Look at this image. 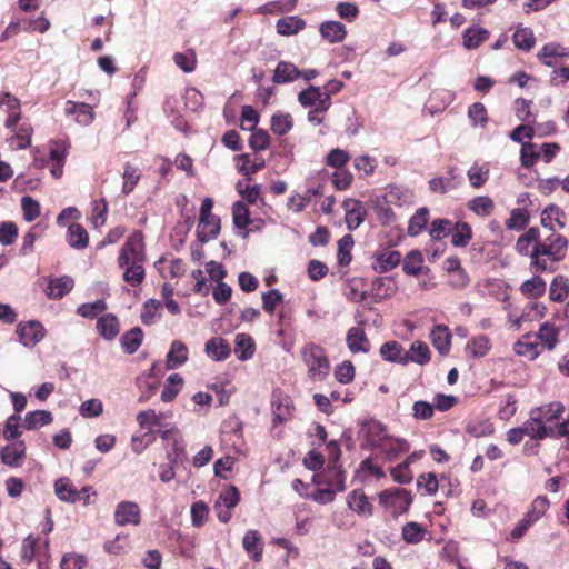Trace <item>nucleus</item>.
Instances as JSON below:
<instances>
[{
	"mask_svg": "<svg viewBox=\"0 0 569 569\" xmlns=\"http://www.w3.org/2000/svg\"><path fill=\"white\" fill-rule=\"evenodd\" d=\"M452 226L449 219H436L430 224L429 234L431 239L439 241L451 233Z\"/></svg>",
	"mask_w": 569,
	"mask_h": 569,
	"instance_id": "nucleus-62",
	"label": "nucleus"
},
{
	"mask_svg": "<svg viewBox=\"0 0 569 569\" xmlns=\"http://www.w3.org/2000/svg\"><path fill=\"white\" fill-rule=\"evenodd\" d=\"M532 311H536L539 317L543 316L545 306L538 302H529L526 305L525 309L522 310L521 315H512L510 313L508 316V321L510 323V327L519 330L521 325L529 320L530 313Z\"/></svg>",
	"mask_w": 569,
	"mask_h": 569,
	"instance_id": "nucleus-39",
	"label": "nucleus"
},
{
	"mask_svg": "<svg viewBox=\"0 0 569 569\" xmlns=\"http://www.w3.org/2000/svg\"><path fill=\"white\" fill-rule=\"evenodd\" d=\"M521 427L525 435L533 440H543L548 438L550 433L549 427H547L545 421L541 420V417L533 415L532 410L530 411L529 418L521 425Z\"/></svg>",
	"mask_w": 569,
	"mask_h": 569,
	"instance_id": "nucleus-17",
	"label": "nucleus"
},
{
	"mask_svg": "<svg viewBox=\"0 0 569 569\" xmlns=\"http://www.w3.org/2000/svg\"><path fill=\"white\" fill-rule=\"evenodd\" d=\"M423 267V258L420 251L413 250L406 254L402 270L408 276H419Z\"/></svg>",
	"mask_w": 569,
	"mask_h": 569,
	"instance_id": "nucleus-49",
	"label": "nucleus"
},
{
	"mask_svg": "<svg viewBox=\"0 0 569 569\" xmlns=\"http://www.w3.org/2000/svg\"><path fill=\"white\" fill-rule=\"evenodd\" d=\"M513 351L518 356L535 360L542 352V349L540 343L535 339L533 333H526L515 342Z\"/></svg>",
	"mask_w": 569,
	"mask_h": 569,
	"instance_id": "nucleus-14",
	"label": "nucleus"
},
{
	"mask_svg": "<svg viewBox=\"0 0 569 569\" xmlns=\"http://www.w3.org/2000/svg\"><path fill=\"white\" fill-rule=\"evenodd\" d=\"M74 286V281L69 276H62L51 279L47 287V296L51 299H61L64 295L70 292Z\"/></svg>",
	"mask_w": 569,
	"mask_h": 569,
	"instance_id": "nucleus-25",
	"label": "nucleus"
},
{
	"mask_svg": "<svg viewBox=\"0 0 569 569\" xmlns=\"http://www.w3.org/2000/svg\"><path fill=\"white\" fill-rule=\"evenodd\" d=\"M540 274L535 273L533 277L521 283L519 291L528 299H538L546 293L547 283Z\"/></svg>",
	"mask_w": 569,
	"mask_h": 569,
	"instance_id": "nucleus-22",
	"label": "nucleus"
},
{
	"mask_svg": "<svg viewBox=\"0 0 569 569\" xmlns=\"http://www.w3.org/2000/svg\"><path fill=\"white\" fill-rule=\"evenodd\" d=\"M429 220V210L423 207L419 208L415 214L410 218L408 224V234L416 237L422 232Z\"/></svg>",
	"mask_w": 569,
	"mask_h": 569,
	"instance_id": "nucleus-50",
	"label": "nucleus"
},
{
	"mask_svg": "<svg viewBox=\"0 0 569 569\" xmlns=\"http://www.w3.org/2000/svg\"><path fill=\"white\" fill-rule=\"evenodd\" d=\"M272 417L273 426L280 425L290 419L291 408L288 398L284 400L279 398L272 401Z\"/></svg>",
	"mask_w": 569,
	"mask_h": 569,
	"instance_id": "nucleus-55",
	"label": "nucleus"
},
{
	"mask_svg": "<svg viewBox=\"0 0 569 569\" xmlns=\"http://www.w3.org/2000/svg\"><path fill=\"white\" fill-rule=\"evenodd\" d=\"M346 210V223L349 230H356L366 218V210L362 207L361 201L347 199L342 203Z\"/></svg>",
	"mask_w": 569,
	"mask_h": 569,
	"instance_id": "nucleus-12",
	"label": "nucleus"
},
{
	"mask_svg": "<svg viewBox=\"0 0 569 569\" xmlns=\"http://www.w3.org/2000/svg\"><path fill=\"white\" fill-rule=\"evenodd\" d=\"M173 61L184 72H192L197 66V57L192 49H188L183 52H176Z\"/></svg>",
	"mask_w": 569,
	"mask_h": 569,
	"instance_id": "nucleus-57",
	"label": "nucleus"
},
{
	"mask_svg": "<svg viewBox=\"0 0 569 569\" xmlns=\"http://www.w3.org/2000/svg\"><path fill=\"white\" fill-rule=\"evenodd\" d=\"M449 177H436L429 180V189L435 193H447L461 184V179L453 174V169L448 171Z\"/></svg>",
	"mask_w": 569,
	"mask_h": 569,
	"instance_id": "nucleus-21",
	"label": "nucleus"
},
{
	"mask_svg": "<svg viewBox=\"0 0 569 569\" xmlns=\"http://www.w3.org/2000/svg\"><path fill=\"white\" fill-rule=\"evenodd\" d=\"M346 342L352 353H367L370 350V342L361 327H351L347 332Z\"/></svg>",
	"mask_w": 569,
	"mask_h": 569,
	"instance_id": "nucleus-18",
	"label": "nucleus"
},
{
	"mask_svg": "<svg viewBox=\"0 0 569 569\" xmlns=\"http://www.w3.org/2000/svg\"><path fill=\"white\" fill-rule=\"evenodd\" d=\"M140 178L141 173L138 167L131 164L130 162L124 163L122 173V193L124 196L130 194L140 181Z\"/></svg>",
	"mask_w": 569,
	"mask_h": 569,
	"instance_id": "nucleus-42",
	"label": "nucleus"
},
{
	"mask_svg": "<svg viewBox=\"0 0 569 569\" xmlns=\"http://www.w3.org/2000/svg\"><path fill=\"white\" fill-rule=\"evenodd\" d=\"M33 129L29 123H22L14 129V134L10 138L9 142L12 149L22 150L31 144V137Z\"/></svg>",
	"mask_w": 569,
	"mask_h": 569,
	"instance_id": "nucleus-34",
	"label": "nucleus"
},
{
	"mask_svg": "<svg viewBox=\"0 0 569 569\" xmlns=\"http://www.w3.org/2000/svg\"><path fill=\"white\" fill-rule=\"evenodd\" d=\"M569 293V280L563 276H557L553 278L550 289L549 298L555 302L563 301Z\"/></svg>",
	"mask_w": 569,
	"mask_h": 569,
	"instance_id": "nucleus-51",
	"label": "nucleus"
},
{
	"mask_svg": "<svg viewBox=\"0 0 569 569\" xmlns=\"http://www.w3.org/2000/svg\"><path fill=\"white\" fill-rule=\"evenodd\" d=\"M163 440L171 441V450L168 451L169 461H178L184 455V449L178 439V430L176 428L156 431Z\"/></svg>",
	"mask_w": 569,
	"mask_h": 569,
	"instance_id": "nucleus-29",
	"label": "nucleus"
},
{
	"mask_svg": "<svg viewBox=\"0 0 569 569\" xmlns=\"http://www.w3.org/2000/svg\"><path fill=\"white\" fill-rule=\"evenodd\" d=\"M535 339L540 343L541 349L553 350L559 343V329L555 323L543 322L538 332L533 335Z\"/></svg>",
	"mask_w": 569,
	"mask_h": 569,
	"instance_id": "nucleus-13",
	"label": "nucleus"
},
{
	"mask_svg": "<svg viewBox=\"0 0 569 569\" xmlns=\"http://www.w3.org/2000/svg\"><path fill=\"white\" fill-rule=\"evenodd\" d=\"M206 353L216 361H222L230 356L231 348L226 339L213 337L206 343Z\"/></svg>",
	"mask_w": 569,
	"mask_h": 569,
	"instance_id": "nucleus-23",
	"label": "nucleus"
},
{
	"mask_svg": "<svg viewBox=\"0 0 569 569\" xmlns=\"http://www.w3.org/2000/svg\"><path fill=\"white\" fill-rule=\"evenodd\" d=\"M467 207L471 212L481 218L489 217L496 208L493 200L488 196L472 198L468 201Z\"/></svg>",
	"mask_w": 569,
	"mask_h": 569,
	"instance_id": "nucleus-33",
	"label": "nucleus"
},
{
	"mask_svg": "<svg viewBox=\"0 0 569 569\" xmlns=\"http://www.w3.org/2000/svg\"><path fill=\"white\" fill-rule=\"evenodd\" d=\"M451 243L453 247L465 248L472 239V230L469 223L459 221L452 226Z\"/></svg>",
	"mask_w": 569,
	"mask_h": 569,
	"instance_id": "nucleus-40",
	"label": "nucleus"
},
{
	"mask_svg": "<svg viewBox=\"0 0 569 569\" xmlns=\"http://www.w3.org/2000/svg\"><path fill=\"white\" fill-rule=\"evenodd\" d=\"M188 347L181 340H174L171 343L167 355V368L174 369L182 366L188 360Z\"/></svg>",
	"mask_w": 569,
	"mask_h": 569,
	"instance_id": "nucleus-28",
	"label": "nucleus"
},
{
	"mask_svg": "<svg viewBox=\"0 0 569 569\" xmlns=\"http://www.w3.org/2000/svg\"><path fill=\"white\" fill-rule=\"evenodd\" d=\"M54 492L57 497L66 502L74 503L80 501L78 490L68 478H60L54 482Z\"/></svg>",
	"mask_w": 569,
	"mask_h": 569,
	"instance_id": "nucleus-31",
	"label": "nucleus"
},
{
	"mask_svg": "<svg viewBox=\"0 0 569 569\" xmlns=\"http://www.w3.org/2000/svg\"><path fill=\"white\" fill-rule=\"evenodd\" d=\"M232 218L236 228L246 229L251 223L248 206L242 201L234 202L232 206Z\"/></svg>",
	"mask_w": 569,
	"mask_h": 569,
	"instance_id": "nucleus-56",
	"label": "nucleus"
},
{
	"mask_svg": "<svg viewBox=\"0 0 569 569\" xmlns=\"http://www.w3.org/2000/svg\"><path fill=\"white\" fill-rule=\"evenodd\" d=\"M372 268L378 273H386L395 269L401 261V253L397 250L383 249L373 254Z\"/></svg>",
	"mask_w": 569,
	"mask_h": 569,
	"instance_id": "nucleus-9",
	"label": "nucleus"
},
{
	"mask_svg": "<svg viewBox=\"0 0 569 569\" xmlns=\"http://www.w3.org/2000/svg\"><path fill=\"white\" fill-rule=\"evenodd\" d=\"M425 529L418 522H408L402 527V539L408 543H418L423 539Z\"/></svg>",
	"mask_w": 569,
	"mask_h": 569,
	"instance_id": "nucleus-63",
	"label": "nucleus"
},
{
	"mask_svg": "<svg viewBox=\"0 0 569 569\" xmlns=\"http://www.w3.org/2000/svg\"><path fill=\"white\" fill-rule=\"evenodd\" d=\"M183 385V379L179 373L170 375L163 386L161 392V400L164 402H171L179 393Z\"/></svg>",
	"mask_w": 569,
	"mask_h": 569,
	"instance_id": "nucleus-47",
	"label": "nucleus"
},
{
	"mask_svg": "<svg viewBox=\"0 0 569 569\" xmlns=\"http://www.w3.org/2000/svg\"><path fill=\"white\" fill-rule=\"evenodd\" d=\"M355 241L351 234L343 236L338 241V263L341 267H347L351 262L352 256L351 250L353 248Z\"/></svg>",
	"mask_w": 569,
	"mask_h": 569,
	"instance_id": "nucleus-53",
	"label": "nucleus"
},
{
	"mask_svg": "<svg viewBox=\"0 0 569 569\" xmlns=\"http://www.w3.org/2000/svg\"><path fill=\"white\" fill-rule=\"evenodd\" d=\"M335 378L342 385H348L355 379L356 369L351 361L346 360L335 368Z\"/></svg>",
	"mask_w": 569,
	"mask_h": 569,
	"instance_id": "nucleus-64",
	"label": "nucleus"
},
{
	"mask_svg": "<svg viewBox=\"0 0 569 569\" xmlns=\"http://www.w3.org/2000/svg\"><path fill=\"white\" fill-rule=\"evenodd\" d=\"M17 335L23 346L32 348L44 338L46 329L40 321L31 320L20 322L17 326Z\"/></svg>",
	"mask_w": 569,
	"mask_h": 569,
	"instance_id": "nucleus-5",
	"label": "nucleus"
},
{
	"mask_svg": "<svg viewBox=\"0 0 569 569\" xmlns=\"http://www.w3.org/2000/svg\"><path fill=\"white\" fill-rule=\"evenodd\" d=\"M242 547L249 558L260 562L263 556V539L258 530H248L242 538Z\"/></svg>",
	"mask_w": 569,
	"mask_h": 569,
	"instance_id": "nucleus-10",
	"label": "nucleus"
},
{
	"mask_svg": "<svg viewBox=\"0 0 569 569\" xmlns=\"http://www.w3.org/2000/svg\"><path fill=\"white\" fill-rule=\"evenodd\" d=\"M530 220L529 211L526 208H516L510 212V217L506 220V227L509 230H525Z\"/></svg>",
	"mask_w": 569,
	"mask_h": 569,
	"instance_id": "nucleus-44",
	"label": "nucleus"
},
{
	"mask_svg": "<svg viewBox=\"0 0 569 569\" xmlns=\"http://www.w3.org/2000/svg\"><path fill=\"white\" fill-rule=\"evenodd\" d=\"M116 525L123 527L127 525L138 526L141 522V510L138 503L133 501H121L114 510Z\"/></svg>",
	"mask_w": 569,
	"mask_h": 569,
	"instance_id": "nucleus-6",
	"label": "nucleus"
},
{
	"mask_svg": "<svg viewBox=\"0 0 569 569\" xmlns=\"http://www.w3.org/2000/svg\"><path fill=\"white\" fill-rule=\"evenodd\" d=\"M305 21L296 16L279 19L277 22V31L280 36H293L305 28Z\"/></svg>",
	"mask_w": 569,
	"mask_h": 569,
	"instance_id": "nucleus-43",
	"label": "nucleus"
},
{
	"mask_svg": "<svg viewBox=\"0 0 569 569\" xmlns=\"http://www.w3.org/2000/svg\"><path fill=\"white\" fill-rule=\"evenodd\" d=\"M39 539L33 535L27 536L21 542L20 559L24 565H30L37 553Z\"/></svg>",
	"mask_w": 569,
	"mask_h": 569,
	"instance_id": "nucleus-54",
	"label": "nucleus"
},
{
	"mask_svg": "<svg viewBox=\"0 0 569 569\" xmlns=\"http://www.w3.org/2000/svg\"><path fill=\"white\" fill-rule=\"evenodd\" d=\"M236 166L239 172L246 177H250L264 168V159L262 157H254L251 159L250 154L241 153L236 157Z\"/></svg>",
	"mask_w": 569,
	"mask_h": 569,
	"instance_id": "nucleus-20",
	"label": "nucleus"
},
{
	"mask_svg": "<svg viewBox=\"0 0 569 569\" xmlns=\"http://www.w3.org/2000/svg\"><path fill=\"white\" fill-rule=\"evenodd\" d=\"M565 412V406L560 401H553L532 409L533 415L541 417L546 422H553L558 420Z\"/></svg>",
	"mask_w": 569,
	"mask_h": 569,
	"instance_id": "nucleus-36",
	"label": "nucleus"
},
{
	"mask_svg": "<svg viewBox=\"0 0 569 569\" xmlns=\"http://www.w3.org/2000/svg\"><path fill=\"white\" fill-rule=\"evenodd\" d=\"M147 261L144 234L134 230L120 248L117 259L118 267L123 270L122 279L131 287H139L146 279Z\"/></svg>",
	"mask_w": 569,
	"mask_h": 569,
	"instance_id": "nucleus-2",
	"label": "nucleus"
},
{
	"mask_svg": "<svg viewBox=\"0 0 569 569\" xmlns=\"http://www.w3.org/2000/svg\"><path fill=\"white\" fill-rule=\"evenodd\" d=\"M301 77V71L292 63L281 61L277 64L273 73V82L284 83L297 80Z\"/></svg>",
	"mask_w": 569,
	"mask_h": 569,
	"instance_id": "nucleus-32",
	"label": "nucleus"
},
{
	"mask_svg": "<svg viewBox=\"0 0 569 569\" xmlns=\"http://www.w3.org/2000/svg\"><path fill=\"white\" fill-rule=\"evenodd\" d=\"M26 450L23 440L13 441L0 449V459L10 468H19L24 462Z\"/></svg>",
	"mask_w": 569,
	"mask_h": 569,
	"instance_id": "nucleus-7",
	"label": "nucleus"
},
{
	"mask_svg": "<svg viewBox=\"0 0 569 569\" xmlns=\"http://www.w3.org/2000/svg\"><path fill=\"white\" fill-rule=\"evenodd\" d=\"M568 239L557 232H548L545 237L539 233L537 244L531 249L529 268L533 273H552L568 251Z\"/></svg>",
	"mask_w": 569,
	"mask_h": 569,
	"instance_id": "nucleus-1",
	"label": "nucleus"
},
{
	"mask_svg": "<svg viewBox=\"0 0 569 569\" xmlns=\"http://www.w3.org/2000/svg\"><path fill=\"white\" fill-rule=\"evenodd\" d=\"M430 339L433 347L441 353L449 350L451 342V333L447 326L437 325L433 327L430 333Z\"/></svg>",
	"mask_w": 569,
	"mask_h": 569,
	"instance_id": "nucleus-38",
	"label": "nucleus"
},
{
	"mask_svg": "<svg viewBox=\"0 0 569 569\" xmlns=\"http://www.w3.org/2000/svg\"><path fill=\"white\" fill-rule=\"evenodd\" d=\"M491 349L490 338L486 335H477L467 342V352L472 358H482Z\"/></svg>",
	"mask_w": 569,
	"mask_h": 569,
	"instance_id": "nucleus-37",
	"label": "nucleus"
},
{
	"mask_svg": "<svg viewBox=\"0 0 569 569\" xmlns=\"http://www.w3.org/2000/svg\"><path fill=\"white\" fill-rule=\"evenodd\" d=\"M379 353L386 361L398 362L402 365L405 349L400 342L391 340L381 345Z\"/></svg>",
	"mask_w": 569,
	"mask_h": 569,
	"instance_id": "nucleus-41",
	"label": "nucleus"
},
{
	"mask_svg": "<svg viewBox=\"0 0 569 569\" xmlns=\"http://www.w3.org/2000/svg\"><path fill=\"white\" fill-rule=\"evenodd\" d=\"M300 358L312 382H323L330 373V360L326 349L316 342H306L300 348Z\"/></svg>",
	"mask_w": 569,
	"mask_h": 569,
	"instance_id": "nucleus-3",
	"label": "nucleus"
},
{
	"mask_svg": "<svg viewBox=\"0 0 569 569\" xmlns=\"http://www.w3.org/2000/svg\"><path fill=\"white\" fill-rule=\"evenodd\" d=\"M161 302L156 299H149L147 300L141 310V322L144 326H151L153 325L158 319L161 317Z\"/></svg>",
	"mask_w": 569,
	"mask_h": 569,
	"instance_id": "nucleus-48",
	"label": "nucleus"
},
{
	"mask_svg": "<svg viewBox=\"0 0 569 569\" xmlns=\"http://www.w3.org/2000/svg\"><path fill=\"white\" fill-rule=\"evenodd\" d=\"M379 502L385 508L390 509L393 516H399L408 511L412 503V497L406 489L397 488L381 491Z\"/></svg>",
	"mask_w": 569,
	"mask_h": 569,
	"instance_id": "nucleus-4",
	"label": "nucleus"
},
{
	"mask_svg": "<svg viewBox=\"0 0 569 569\" xmlns=\"http://www.w3.org/2000/svg\"><path fill=\"white\" fill-rule=\"evenodd\" d=\"M541 62L548 67L557 63V59H569V47H563L558 42H550L545 44L538 53Z\"/></svg>",
	"mask_w": 569,
	"mask_h": 569,
	"instance_id": "nucleus-16",
	"label": "nucleus"
},
{
	"mask_svg": "<svg viewBox=\"0 0 569 569\" xmlns=\"http://www.w3.org/2000/svg\"><path fill=\"white\" fill-rule=\"evenodd\" d=\"M347 503L359 516L369 517L373 513V506L362 489L352 490L347 497Z\"/></svg>",
	"mask_w": 569,
	"mask_h": 569,
	"instance_id": "nucleus-15",
	"label": "nucleus"
},
{
	"mask_svg": "<svg viewBox=\"0 0 569 569\" xmlns=\"http://www.w3.org/2000/svg\"><path fill=\"white\" fill-rule=\"evenodd\" d=\"M549 500L546 496H538L532 502L529 510L523 516V519L529 520V523L533 525L540 519L546 511L549 509Z\"/></svg>",
	"mask_w": 569,
	"mask_h": 569,
	"instance_id": "nucleus-52",
	"label": "nucleus"
},
{
	"mask_svg": "<svg viewBox=\"0 0 569 569\" xmlns=\"http://www.w3.org/2000/svg\"><path fill=\"white\" fill-rule=\"evenodd\" d=\"M52 421V415L47 410L30 411L24 417L23 427L28 430H34Z\"/></svg>",
	"mask_w": 569,
	"mask_h": 569,
	"instance_id": "nucleus-45",
	"label": "nucleus"
},
{
	"mask_svg": "<svg viewBox=\"0 0 569 569\" xmlns=\"http://www.w3.org/2000/svg\"><path fill=\"white\" fill-rule=\"evenodd\" d=\"M541 226L548 229L549 232L557 231L558 229H563L567 223V216L565 211L557 204H549L541 212L540 218Z\"/></svg>",
	"mask_w": 569,
	"mask_h": 569,
	"instance_id": "nucleus-8",
	"label": "nucleus"
},
{
	"mask_svg": "<svg viewBox=\"0 0 569 569\" xmlns=\"http://www.w3.org/2000/svg\"><path fill=\"white\" fill-rule=\"evenodd\" d=\"M142 329L134 327L121 336L120 343L126 353L133 355L142 345Z\"/></svg>",
	"mask_w": 569,
	"mask_h": 569,
	"instance_id": "nucleus-30",
	"label": "nucleus"
},
{
	"mask_svg": "<svg viewBox=\"0 0 569 569\" xmlns=\"http://www.w3.org/2000/svg\"><path fill=\"white\" fill-rule=\"evenodd\" d=\"M97 330L106 340H113L120 330L118 318L112 313L101 316L97 321Z\"/></svg>",
	"mask_w": 569,
	"mask_h": 569,
	"instance_id": "nucleus-27",
	"label": "nucleus"
},
{
	"mask_svg": "<svg viewBox=\"0 0 569 569\" xmlns=\"http://www.w3.org/2000/svg\"><path fill=\"white\" fill-rule=\"evenodd\" d=\"M540 230L537 227L529 228L523 234L519 236L515 249L520 256L531 259V249L537 244Z\"/></svg>",
	"mask_w": 569,
	"mask_h": 569,
	"instance_id": "nucleus-26",
	"label": "nucleus"
},
{
	"mask_svg": "<svg viewBox=\"0 0 569 569\" xmlns=\"http://www.w3.org/2000/svg\"><path fill=\"white\" fill-rule=\"evenodd\" d=\"M540 158V150H537V146L531 142L522 143L521 150H520V161L521 166L530 169L532 168L536 162Z\"/></svg>",
	"mask_w": 569,
	"mask_h": 569,
	"instance_id": "nucleus-59",
	"label": "nucleus"
},
{
	"mask_svg": "<svg viewBox=\"0 0 569 569\" xmlns=\"http://www.w3.org/2000/svg\"><path fill=\"white\" fill-rule=\"evenodd\" d=\"M390 439L389 443H386L383 451L388 460H395L399 455L409 451L410 443L403 438Z\"/></svg>",
	"mask_w": 569,
	"mask_h": 569,
	"instance_id": "nucleus-58",
	"label": "nucleus"
},
{
	"mask_svg": "<svg viewBox=\"0 0 569 569\" xmlns=\"http://www.w3.org/2000/svg\"><path fill=\"white\" fill-rule=\"evenodd\" d=\"M67 242L77 250H82L89 244V233L80 223H71L68 227Z\"/></svg>",
	"mask_w": 569,
	"mask_h": 569,
	"instance_id": "nucleus-24",
	"label": "nucleus"
},
{
	"mask_svg": "<svg viewBox=\"0 0 569 569\" xmlns=\"http://www.w3.org/2000/svg\"><path fill=\"white\" fill-rule=\"evenodd\" d=\"M292 117L288 113L273 114L271 118V130L274 134L284 136L292 129Z\"/></svg>",
	"mask_w": 569,
	"mask_h": 569,
	"instance_id": "nucleus-60",
	"label": "nucleus"
},
{
	"mask_svg": "<svg viewBox=\"0 0 569 569\" xmlns=\"http://www.w3.org/2000/svg\"><path fill=\"white\" fill-rule=\"evenodd\" d=\"M431 360V351L428 345L423 341L417 340L411 343L408 351H405L402 358V366L409 362H415L420 366L429 363Z\"/></svg>",
	"mask_w": 569,
	"mask_h": 569,
	"instance_id": "nucleus-11",
	"label": "nucleus"
},
{
	"mask_svg": "<svg viewBox=\"0 0 569 569\" xmlns=\"http://www.w3.org/2000/svg\"><path fill=\"white\" fill-rule=\"evenodd\" d=\"M221 229L220 218L216 214L209 216L204 220H199L197 237L200 242L204 243L211 239H216Z\"/></svg>",
	"mask_w": 569,
	"mask_h": 569,
	"instance_id": "nucleus-19",
	"label": "nucleus"
},
{
	"mask_svg": "<svg viewBox=\"0 0 569 569\" xmlns=\"http://www.w3.org/2000/svg\"><path fill=\"white\" fill-rule=\"evenodd\" d=\"M471 187L481 188L489 179V169L485 166L473 164L467 172Z\"/></svg>",
	"mask_w": 569,
	"mask_h": 569,
	"instance_id": "nucleus-61",
	"label": "nucleus"
},
{
	"mask_svg": "<svg viewBox=\"0 0 569 569\" xmlns=\"http://www.w3.org/2000/svg\"><path fill=\"white\" fill-rule=\"evenodd\" d=\"M66 111L76 114V120L81 124H89L93 120L91 107L84 102L68 101Z\"/></svg>",
	"mask_w": 569,
	"mask_h": 569,
	"instance_id": "nucleus-46",
	"label": "nucleus"
},
{
	"mask_svg": "<svg viewBox=\"0 0 569 569\" xmlns=\"http://www.w3.org/2000/svg\"><path fill=\"white\" fill-rule=\"evenodd\" d=\"M234 353L239 360H248L254 353V340L247 333H238L234 340Z\"/></svg>",
	"mask_w": 569,
	"mask_h": 569,
	"instance_id": "nucleus-35",
	"label": "nucleus"
}]
</instances>
